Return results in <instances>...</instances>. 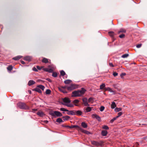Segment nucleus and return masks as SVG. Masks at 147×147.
I'll return each instance as SVG.
<instances>
[{
    "instance_id": "1a4fd4ad",
    "label": "nucleus",
    "mask_w": 147,
    "mask_h": 147,
    "mask_svg": "<svg viewBox=\"0 0 147 147\" xmlns=\"http://www.w3.org/2000/svg\"><path fill=\"white\" fill-rule=\"evenodd\" d=\"M43 70L44 71L48 72L50 73L52 72L53 71V70L51 68H44L43 69Z\"/></svg>"
},
{
    "instance_id": "a18cd8bd",
    "label": "nucleus",
    "mask_w": 147,
    "mask_h": 147,
    "mask_svg": "<svg viewBox=\"0 0 147 147\" xmlns=\"http://www.w3.org/2000/svg\"><path fill=\"white\" fill-rule=\"evenodd\" d=\"M125 36V34H122L120 35L119 36V37L120 38H122L124 37Z\"/></svg>"
},
{
    "instance_id": "dca6fc26",
    "label": "nucleus",
    "mask_w": 147,
    "mask_h": 147,
    "mask_svg": "<svg viewBox=\"0 0 147 147\" xmlns=\"http://www.w3.org/2000/svg\"><path fill=\"white\" fill-rule=\"evenodd\" d=\"M76 128L78 130H79L80 129H81V128L78 125H72L71 126H69V128Z\"/></svg>"
},
{
    "instance_id": "c9c22d12",
    "label": "nucleus",
    "mask_w": 147,
    "mask_h": 147,
    "mask_svg": "<svg viewBox=\"0 0 147 147\" xmlns=\"http://www.w3.org/2000/svg\"><path fill=\"white\" fill-rule=\"evenodd\" d=\"M51 93V91L49 89L47 90L46 91V94H50Z\"/></svg>"
},
{
    "instance_id": "b1692460",
    "label": "nucleus",
    "mask_w": 147,
    "mask_h": 147,
    "mask_svg": "<svg viewBox=\"0 0 147 147\" xmlns=\"http://www.w3.org/2000/svg\"><path fill=\"white\" fill-rule=\"evenodd\" d=\"M35 90L39 93H42V91L38 87L35 88Z\"/></svg>"
},
{
    "instance_id": "79ce46f5",
    "label": "nucleus",
    "mask_w": 147,
    "mask_h": 147,
    "mask_svg": "<svg viewBox=\"0 0 147 147\" xmlns=\"http://www.w3.org/2000/svg\"><path fill=\"white\" fill-rule=\"evenodd\" d=\"M67 106L69 107H73L74 106V105H73L72 104H67V105L66 106Z\"/></svg>"
},
{
    "instance_id": "8fccbe9b",
    "label": "nucleus",
    "mask_w": 147,
    "mask_h": 147,
    "mask_svg": "<svg viewBox=\"0 0 147 147\" xmlns=\"http://www.w3.org/2000/svg\"><path fill=\"white\" fill-rule=\"evenodd\" d=\"M125 32V30H124L122 29L119 32Z\"/></svg>"
},
{
    "instance_id": "49530a36",
    "label": "nucleus",
    "mask_w": 147,
    "mask_h": 147,
    "mask_svg": "<svg viewBox=\"0 0 147 147\" xmlns=\"http://www.w3.org/2000/svg\"><path fill=\"white\" fill-rule=\"evenodd\" d=\"M92 98H89L88 100V102H91L92 101Z\"/></svg>"
},
{
    "instance_id": "4d7b16f0",
    "label": "nucleus",
    "mask_w": 147,
    "mask_h": 147,
    "mask_svg": "<svg viewBox=\"0 0 147 147\" xmlns=\"http://www.w3.org/2000/svg\"><path fill=\"white\" fill-rule=\"evenodd\" d=\"M21 63L22 64H25V62L23 61H21Z\"/></svg>"
},
{
    "instance_id": "c85d7f7f",
    "label": "nucleus",
    "mask_w": 147,
    "mask_h": 147,
    "mask_svg": "<svg viewBox=\"0 0 147 147\" xmlns=\"http://www.w3.org/2000/svg\"><path fill=\"white\" fill-rule=\"evenodd\" d=\"M71 82V81L69 80H65L64 81V82L65 84H69Z\"/></svg>"
},
{
    "instance_id": "3c124183",
    "label": "nucleus",
    "mask_w": 147,
    "mask_h": 147,
    "mask_svg": "<svg viewBox=\"0 0 147 147\" xmlns=\"http://www.w3.org/2000/svg\"><path fill=\"white\" fill-rule=\"evenodd\" d=\"M113 74L114 76H116L118 75V74L116 72H114Z\"/></svg>"
},
{
    "instance_id": "2eb2a0df",
    "label": "nucleus",
    "mask_w": 147,
    "mask_h": 147,
    "mask_svg": "<svg viewBox=\"0 0 147 147\" xmlns=\"http://www.w3.org/2000/svg\"><path fill=\"white\" fill-rule=\"evenodd\" d=\"M37 114L40 117H42L45 115L44 113L41 111H39L37 113Z\"/></svg>"
},
{
    "instance_id": "de8ad7c7",
    "label": "nucleus",
    "mask_w": 147,
    "mask_h": 147,
    "mask_svg": "<svg viewBox=\"0 0 147 147\" xmlns=\"http://www.w3.org/2000/svg\"><path fill=\"white\" fill-rule=\"evenodd\" d=\"M141 46H142L141 44H138L136 45V47L137 48H140L141 47Z\"/></svg>"
},
{
    "instance_id": "473e14b6",
    "label": "nucleus",
    "mask_w": 147,
    "mask_h": 147,
    "mask_svg": "<svg viewBox=\"0 0 147 147\" xmlns=\"http://www.w3.org/2000/svg\"><path fill=\"white\" fill-rule=\"evenodd\" d=\"M129 56V55L127 54H125L121 56V57L123 58H125Z\"/></svg>"
},
{
    "instance_id": "412c9836",
    "label": "nucleus",
    "mask_w": 147,
    "mask_h": 147,
    "mask_svg": "<svg viewBox=\"0 0 147 147\" xmlns=\"http://www.w3.org/2000/svg\"><path fill=\"white\" fill-rule=\"evenodd\" d=\"M81 125L84 128H86L88 127L87 124L84 122H82V123Z\"/></svg>"
},
{
    "instance_id": "f3484780",
    "label": "nucleus",
    "mask_w": 147,
    "mask_h": 147,
    "mask_svg": "<svg viewBox=\"0 0 147 147\" xmlns=\"http://www.w3.org/2000/svg\"><path fill=\"white\" fill-rule=\"evenodd\" d=\"M22 57V56L20 55L18 56L13 58V59L15 60H18Z\"/></svg>"
},
{
    "instance_id": "f257e3e1",
    "label": "nucleus",
    "mask_w": 147,
    "mask_h": 147,
    "mask_svg": "<svg viewBox=\"0 0 147 147\" xmlns=\"http://www.w3.org/2000/svg\"><path fill=\"white\" fill-rule=\"evenodd\" d=\"M86 90L83 88H82L81 90L74 91L72 92V97L79 96L83 95L85 93Z\"/></svg>"
},
{
    "instance_id": "6e6552de",
    "label": "nucleus",
    "mask_w": 147,
    "mask_h": 147,
    "mask_svg": "<svg viewBox=\"0 0 147 147\" xmlns=\"http://www.w3.org/2000/svg\"><path fill=\"white\" fill-rule=\"evenodd\" d=\"M92 117L93 118H96L98 121H101V118L98 115L96 114H94L92 115Z\"/></svg>"
},
{
    "instance_id": "2f4dec72",
    "label": "nucleus",
    "mask_w": 147,
    "mask_h": 147,
    "mask_svg": "<svg viewBox=\"0 0 147 147\" xmlns=\"http://www.w3.org/2000/svg\"><path fill=\"white\" fill-rule=\"evenodd\" d=\"M122 110V109L120 108H116L115 109V112H119Z\"/></svg>"
},
{
    "instance_id": "f03ea898",
    "label": "nucleus",
    "mask_w": 147,
    "mask_h": 147,
    "mask_svg": "<svg viewBox=\"0 0 147 147\" xmlns=\"http://www.w3.org/2000/svg\"><path fill=\"white\" fill-rule=\"evenodd\" d=\"M18 106L22 109H29V107L24 103L19 102L18 104Z\"/></svg>"
},
{
    "instance_id": "72a5a7b5",
    "label": "nucleus",
    "mask_w": 147,
    "mask_h": 147,
    "mask_svg": "<svg viewBox=\"0 0 147 147\" xmlns=\"http://www.w3.org/2000/svg\"><path fill=\"white\" fill-rule=\"evenodd\" d=\"M60 74L63 76H64L65 75V73L63 70H61L60 71Z\"/></svg>"
},
{
    "instance_id": "393cba45",
    "label": "nucleus",
    "mask_w": 147,
    "mask_h": 147,
    "mask_svg": "<svg viewBox=\"0 0 147 147\" xmlns=\"http://www.w3.org/2000/svg\"><path fill=\"white\" fill-rule=\"evenodd\" d=\"M42 61L43 63H47L49 62L48 59L45 58L43 59Z\"/></svg>"
},
{
    "instance_id": "4be33fe9",
    "label": "nucleus",
    "mask_w": 147,
    "mask_h": 147,
    "mask_svg": "<svg viewBox=\"0 0 147 147\" xmlns=\"http://www.w3.org/2000/svg\"><path fill=\"white\" fill-rule=\"evenodd\" d=\"M79 130H81L83 133H85L86 134H90V132L88 131L82 129L81 128V129H80Z\"/></svg>"
},
{
    "instance_id": "37998d69",
    "label": "nucleus",
    "mask_w": 147,
    "mask_h": 147,
    "mask_svg": "<svg viewBox=\"0 0 147 147\" xmlns=\"http://www.w3.org/2000/svg\"><path fill=\"white\" fill-rule=\"evenodd\" d=\"M52 75L53 77H56L57 76V75L56 73L53 72Z\"/></svg>"
},
{
    "instance_id": "13d9d810",
    "label": "nucleus",
    "mask_w": 147,
    "mask_h": 147,
    "mask_svg": "<svg viewBox=\"0 0 147 147\" xmlns=\"http://www.w3.org/2000/svg\"><path fill=\"white\" fill-rule=\"evenodd\" d=\"M63 127L69 128V126L68 125H63Z\"/></svg>"
},
{
    "instance_id": "20e7f679",
    "label": "nucleus",
    "mask_w": 147,
    "mask_h": 147,
    "mask_svg": "<svg viewBox=\"0 0 147 147\" xmlns=\"http://www.w3.org/2000/svg\"><path fill=\"white\" fill-rule=\"evenodd\" d=\"M58 89L60 92L64 93H66L67 92V86H62L60 87H59Z\"/></svg>"
},
{
    "instance_id": "cd10ccee",
    "label": "nucleus",
    "mask_w": 147,
    "mask_h": 147,
    "mask_svg": "<svg viewBox=\"0 0 147 147\" xmlns=\"http://www.w3.org/2000/svg\"><path fill=\"white\" fill-rule=\"evenodd\" d=\"M40 89H42V90H43L44 89L45 87L43 85H39L37 86Z\"/></svg>"
},
{
    "instance_id": "6ab92c4d",
    "label": "nucleus",
    "mask_w": 147,
    "mask_h": 147,
    "mask_svg": "<svg viewBox=\"0 0 147 147\" xmlns=\"http://www.w3.org/2000/svg\"><path fill=\"white\" fill-rule=\"evenodd\" d=\"M108 133L107 131L106 130H102V131L101 134L104 136H106Z\"/></svg>"
},
{
    "instance_id": "ddd939ff",
    "label": "nucleus",
    "mask_w": 147,
    "mask_h": 147,
    "mask_svg": "<svg viewBox=\"0 0 147 147\" xmlns=\"http://www.w3.org/2000/svg\"><path fill=\"white\" fill-rule=\"evenodd\" d=\"M35 83V82L34 81L32 80H29L28 83V85L29 86H31Z\"/></svg>"
},
{
    "instance_id": "58836bf2",
    "label": "nucleus",
    "mask_w": 147,
    "mask_h": 147,
    "mask_svg": "<svg viewBox=\"0 0 147 147\" xmlns=\"http://www.w3.org/2000/svg\"><path fill=\"white\" fill-rule=\"evenodd\" d=\"M117 118V117H114L113 119H112L110 121V122L111 123H112L115 120H116Z\"/></svg>"
},
{
    "instance_id": "39448f33",
    "label": "nucleus",
    "mask_w": 147,
    "mask_h": 147,
    "mask_svg": "<svg viewBox=\"0 0 147 147\" xmlns=\"http://www.w3.org/2000/svg\"><path fill=\"white\" fill-rule=\"evenodd\" d=\"M62 101L63 102L62 104L66 106H67L68 104L69 103L71 102V101L69 98L67 97H65L63 98Z\"/></svg>"
},
{
    "instance_id": "4468645a",
    "label": "nucleus",
    "mask_w": 147,
    "mask_h": 147,
    "mask_svg": "<svg viewBox=\"0 0 147 147\" xmlns=\"http://www.w3.org/2000/svg\"><path fill=\"white\" fill-rule=\"evenodd\" d=\"M104 89L105 90H108L109 91L111 92L112 93H114V92L113 90L111 88L109 87H108L107 88H105Z\"/></svg>"
},
{
    "instance_id": "bf43d9fd",
    "label": "nucleus",
    "mask_w": 147,
    "mask_h": 147,
    "mask_svg": "<svg viewBox=\"0 0 147 147\" xmlns=\"http://www.w3.org/2000/svg\"><path fill=\"white\" fill-rule=\"evenodd\" d=\"M44 122L45 123H47L48 122V121H45Z\"/></svg>"
},
{
    "instance_id": "09e8293b",
    "label": "nucleus",
    "mask_w": 147,
    "mask_h": 147,
    "mask_svg": "<svg viewBox=\"0 0 147 147\" xmlns=\"http://www.w3.org/2000/svg\"><path fill=\"white\" fill-rule=\"evenodd\" d=\"M32 70L35 71H38L37 69L35 67H33L32 68Z\"/></svg>"
},
{
    "instance_id": "e433bc0d",
    "label": "nucleus",
    "mask_w": 147,
    "mask_h": 147,
    "mask_svg": "<svg viewBox=\"0 0 147 147\" xmlns=\"http://www.w3.org/2000/svg\"><path fill=\"white\" fill-rule=\"evenodd\" d=\"M109 35L112 37L113 36L114 34V33L113 32H109Z\"/></svg>"
},
{
    "instance_id": "bb28decb",
    "label": "nucleus",
    "mask_w": 147,
    "mask_h": 147,
    "mask_svg": "<svg viewBox=\"0 0 147 147\" xmlns=\"http://www.w3.org/2000/svg\"><path fill=\"white\" fill-rule=\"evenodd\" d=\"M85 110L86 112H88L90 111H91L92 109L90 107H87L86 108Z\"/></svg>"
},
{
    "instance_id": "5701e85b",
    "label": "nucleus",
    "mask_w": 147,
    "mask_h": 147,
    "mask_svg": "<svg viewBox=\"0 0 147 147\" xmlns=\"http://www.w3.org/2000/svg\"><path fill=\"white\" fill-rule=\"evenodd\" d=\"M116 107V105L115 102H113L111 104V107L112 109H113Z\"/></svg>"
},
{
    "instance_id": "603ef678",
    "label": "nucleus",
    "mask_w": 147,
    "mask_h": 147,
    "mask_svg": "<svg viewBox=\"0 0 147 147\" xmlns=\"http://www.w3.org/2000/svg\"><path fill=\"white\" fill-rule=\"evenodd\" d=\"M36 67L37 68V69H39V70H40L42 68V67H40L39 66H37Z\"/></svg>"
},
{
    "instance_id": "5fc2aeb1",
    "label": "nucleus",
    "mask_w": 147,
    "mask_h": 147,
    "mask_svg": "<svg viewBox=\"0 0 147 147\" xmlns=\"http://www.w3.org/2000/svg\"><path fill=\"white\" fill-rule=\"evenodd\" d=\"M37 109H32V111L33 112H34L36 111H37Z\"/></svg>"
},
{
    "instance_id": "680f3d73",
    "label": "nucleus",
    "mask_w": 147,
    "mask_h": 147,
    "mask_svg": "<svg viewBox=\"0 0 147 147\" xmlns=\"http://www.w3.org/2000/svg\"><path fill=\"white\" fill-rule=\"evenodd\" d=\"M29 93H31V91H30L29 92Z\"/></svg>"
},
{
    "instance_id": "7ed1b4c3",
    "label": "nucleus",
    "mask_w": 147,
    "mask_h": 147,
    "mask_svg": "<svg viewBox=\"0 0 147 147\" xmlns=\"http://www.w3.org/2000/svg\"><path fill=\"white\" fill-rule=\"evenodd\" d=\"M50 114L54 117H55L56 116L58 117H61L62 116V114L60 112L57 111L50 113Z\"/></svg>"
},
{
    "instance_id": "ea45409f",
    "label": "nucleus",
    "mask_w": 147,
    "mask_h": 147,
    "mask_svg": "<svg viewBox=\"0 0 147 147\" xmlns=\"http://www.w3.org/2000/svg\"><path fill=\"white\" fill-rule=\"evenodd\" d=\"M60 110L61 111H68V110H67L64 108H61L60 109Z\"/></svg>"
},
{
    "instance_id": "aec40b11",
    "label": "nucleus",
    "mask_w": 147,
    "mask_h": 147,
    "mask_svg": "<svg viewBox=\"0 0 147 147\" xmlns=\"http://www.w3.org/2000/svg\"><path fill=\"white\" fill-rule=\"evenodd\" d=\"M67 114L68 115H75V111H69Z\"/></svg>"
},
{
    "instance_id": "6e6d98bb",
    "label": "nucleus",
    "mask_w": 147,
    "mask_h": 147,
    "mask_svg": "<svg viewBox=\"0 0 147 147\" xmlns=\"http://www.w3.org/2000/svg\"><path fill=\"white\" fill-rule=\"evenodd\" d=\"M109 65L110 67H114V65H113V64L112 63H109Z\"/></svg>"
},
{
    "instance_id": "864d4df0",
    "label": "nucleus",
    "mask_w": 147,
    "mask_h": 147,
    "mask_svg": "<svg viewBox=\"0 0 147 147\" xmlns=\"http://www.w3.org/2000/svg\"><path fill=\"white\" fill-rule=\"evenodd\" d=\"M126 74L125 73H123L121 74V77H122L123 76L125 75Z\"/></svg>"
},
{
    "instance_id": "4c0bfd02",
    "label": "nucleus",
    "mask_w": 147,
    "mask_h": 147,
    "mask_svg": "<svg viewBox=\"0 0 147 147\" xmlns=\"http://www.w3.org/2000/svg\"><path fill=\"white\" fill-rule=\"evenodd\" d=\"M102 128L105 129H109V128L108 126L106 125L103 126L102 127Z\"/></svg>"
},
{
    "instance_id": "c756f323",
    "label": "nucleus",
    "mask_w": 147,
    "mask_h": 147,
    "mask_svg": "<svg viewBox=\"0 0 147 147\" xmlns=\"http://www.w3.org/2000/svg\"><path fill=\"white\" fill-rule=\"evenodd\" d=\"M56 122L58 123H61L63 122L61 118H58L57 119Z\"/></svg>"
},
{
    "instance_id": "423d86ee",
    "label": "nucleus",
    "mask_w": 147,
    "mask_h": 147,
    "mask_svg": "<svg viewBox=\"0 0 147 147\" xmlns=\"http://www.w3.org/2000/svg\"><path fill=\"white\" fill-rule=\"evenodd\" d=\"M67 90L69 91L72 90L76 88V86L74 84H71L69 86H67Z\"/></svg>"
},
{
    "instance_id": "052dcab7",
    "label": "nucleus",
    "mask_w": 147,
    "mask_h": 147,
    "mask_svg": "<svg viewBox=\"0 0 147 147\" xmlns=\"http://www.w3.org/2000/svg\"><path fill=\"white\" fill-rule=\"evenodd\" d=\"M47 80H48V81H49L50 82H51V80L49 79H47Z\"/></svg>"
},
{
    "instance_id": "7c9ffc66",
    "label": "nucleus",
    "mask_w": 147,
    "mask_h": 147,
    "mask_svg": "<svg viewBox=\"0 0 147 147\" xmlns=\"http://www.w3.org/2000/svg\"><path fill=\"white\" fill-rule=\"evenodd\" d=\"M105 85L104 84H102L100 86V89H103V88H105Z\"/></svg>"
},
{
    "instance_id": "9b49d317",
    "label": "nucleus",
    "mask_w": 147,
    "mask_h": 147,
    "mask_svg": "<svg viewBox=\"0 0 147 147\" xmlns=\"http://www.w3.org/2000/svg\"><path fill=\"white\" fill-rule=\"evenodd\" d=\"M32 59V58L31 57L27 56L25 57L24 58V59L25 60L29 61L31 60Z\"/></svg>"
},
{
    "instance_id": "c03bdc74",
    "label": "nucleus",
    "mask_w": 147,
    "mask_h": 147,
    "mask_svg": "<svg viewBox=\"0 0 147 147\" xmlns=\"http://www.w3.org/2000/svg\"><path fill=\"white\" fill-rule=\"evenodd\" d=\"M104 109H105L104 107L103 106H101L100 107V111H102L104 110Z\"/></svg>"
},
{
    "instance_id": "0eeeda50",
    "label": "nucleus",
    "mask_w": 147,
    "mask_h": 147,
    "mask_svg": "<svg viewBox=\"0 0 147 147\" xmlns=\"http://www.w3.org/2000/svg\"><path fill=\"white\" fill-rule=\"evenodd\" d=\"M82 101L83 104L84 106H89V105L88 103V100L87 98H83Z\"/></svg>"
},
{
    "instance_id": "9d476101",
    "label": "nucleus",
    "mask_w": 147,
    "mask_h": 147,
    "mask_svg": "<svg viewBox=\"0 0 147 147\" xmlns=\"http://www.w3.org/2000/svg\"><path fill=\"white\" fill-rule=\"evenodd\" d=\"M80 101L79 100L77 99L73 101V102L74 104V105L76 106H78L79 105H78Z\"/></svg>"
},
{
    "instance_id": "a878e982",
    "label": "nucleus",
    "mask_w": 147,
    "mask_h": 147,
    "mask_svg": "<svg viewBox=\"0 0 147 147\" xmlns=\"http://www.w3.org/2000/svg\"><path fill=\"white\" fill-rule=\"evenodd\" d=\"M63 119L64 121H67L70 118V117L68 116L63 117Z\"/></svg>"
},
{
    "instance_id": "f8f14e48",
    "label": "nucleus",
    "mask_w": 147,
    "mask_h": 147,
    "mask_svg": "<svg viewBox=\"0 0 147 147\" xmlns=\"http://www.w3.org/2000/svg\"><path fill=\"white\" fill-rule=\"evenodd\" d=\"M82 112L80 110L75 111V115H82Z\"/></svg>"
},
{
    "instance_id": "a19ab883",
    "label": "nucleus",
    "mask_w": 147,
    "mask_h": 147,
    "mask_svg": "<svg viewBox=\"0 0 147 147\" xmlns=\"http://www.w3.org/2000/svg\"><path fill=\"white\" fill-rule=\"evenodd\" d=\"M123 114V113L121 112H119L118 113V116H117L116 117L117 118L121 116Z\"/></svg>"
},
{
    "instance_id": "a211bd4d",
    "label": "nucleus",
    "mask_w": 147,
    "mask_h": 147,
    "mask_svg": "<svg viewBox=\"0 0 147 147\" xmlns=\"http://www.w3.org/2000/svg\"><path fill=\"white\" fill-rule=\"evenodd\" d=\"M92 144L96 146H98L100 145V144L97 142L95 141H92Z\"/></svg>"
},
{
    "instance_id": "f704fd0d",
    "label": "nucleus",
    "mask_w": 147,
    "mask_h": 147,
    "mask_svg": "<svg viewBox=\"0 0 147 147\" xmlns=\"http://www.w3.org/2000/svg\"><path fill=\"white\" fill-rule=\"evenodd\" d=\"M12 68L13 67L11 65H9V66H8L7 67V69H8V70H9L10 71H11V70H12Z\"/></svg>"
}]
</instances>
